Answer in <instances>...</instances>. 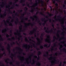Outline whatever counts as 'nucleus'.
<instances>
[{"label":"nucleus","mask_w":66,"mask_h":66,"mask_svg":"<svg viewBox=\"0 0 66 66\" xmlns=\"http://www.w3.org/2000/svg\"><path fill=\"white\" fill-rule=\"evenodd\" d=\"M15 5L16 6H19V5L17 4H16Z\"/></svg>","instance_id":"0e129e2a"},{"label":"nucleus","mask_w":66,"mask_h":66,"mask_svg":"<svg viewBox=\"0 0 66 66\" xmlns=\"http://www.w3.org/2000/svg\"><path fill=\"white\" fill-rule=\"evenodd\" d=\"M7 46L8 47L7 48V50H8L9 54H11V51L10 50L11 46H10L9 44H8Z\"/></svg>","instance_id":"39448f33"},{"label":"nucleus","mask_w":66,"mask_h":66,"mask_svg":"<svg viewBox=\"0 0 66 66\" xmlns=\"http://www.w3.org/2000/svg\"><path fill=\"white\" fill-rule=\"evenodd\" d=\"M25 20H27L28 19V18H25Z\"/></svg>","instance_id":"338daca9"},{"label":"nucleus","mask_w":66,"mask_h":66,"mask_svg":"<svg viewBox=\"0 0 66 66\" xmlns=\"http://www.w3.org/2000/svg\"><path fill=\"white\" fill-rule=\"evenodd\" d=\"M9 26H13V24H12V23L11 22H9Z\"/></svg>","instance_id":"c9c22d12"},{"label":"nucleus","mask_w":66,"mask_h":66,"mask_svg":"<svg viewBox=\"0 0 66 66\" xmlns=\"http://www.w3.org/2000/svg\"><path fill=\"white\" fill-rule=\"evenodd\" d=\"M3 54H4V55L5 56H6V53L4 51V52L3 53Z\"/></svg>","instance_id":"4d7b16f0"},{"label":"nucleus","mask_w":66,"mask_h":66,"mask_svg":"<svg viewBox=\"0 0 66 66\" xmlns=\"http://www.w3.org/2000/svg\"><path fill=\"white\" fill-rule=\"evenodd\" d=\"M25 12H25L24 13V14H26V13H27V11H28V8H27V7H26L25 8Z\"/></svg>","instance_id":"e433bc0d"},{"label":"nucleus","mask_w":66,"mask_h":66,"mask_svg":"<svg viewBox=\"0 0 66 66\" xmlns=\"http://www.w3.org/2000/svg\"><path fill=\"white\" fill-rule=\"evenodd\" d=\"M50 10L51 11H52V7L51 6H50Z\"/></svg>","instance_id":"c03bdc74"},{"label":"nucleus","mask_w":66,"mask_h":66,"mask_svg":"<svg viewBox=\"0 0 66 66\" xmlns=\"http://www.w3.org/2000/svg\"><path fill=\"white\" fill-rule=\"evenodd\" d=\"M41 20L42 21H44V23L42 24V25L43 26H45L46 23V22H47V21H48V20H46V19L45 18H44L43 19V18Z\"/></svg>","instance_id":"7ed1b4c3"},{"label":"nucleus","mask_w":66,"mask_h":66,"mask_svg":"<svg viewBox=\"0 0 66 66\" xmlns=\"http://www.w3.org/2000/svg\"><path fill=\"white\" fill-rule=\"evenodd\" d=\"M55 5L56 6V7H58V6L59 5L57 3H56Z\"/></svg>","instance_id":"de8ad7c7"},{"label":"nucleus","mask_w":66,"mask_h":66,"mask_svg":"<svg viewBox=\"0 0 66 66\" xmlns=\"http://www.w3.org/2000/svg\"><path fill=\"white\" fill-rule=\"evenodd\" d=\"M54 48H53V47H52L51 49V50L52 51V50H54Z\"/></svg>","instance_id":"bf43d9fd"},{"label":"nucleus","mask_w":66,"mask_h":66,"mask_svg":"<svg viewBox=\"0 0 66 66\" xmlns=\"http://www.w3.org/2000/svg\"><path fill=\"white\" fill-rule=\"evenodd\" d=\"M30 12L31 13H33L34 12V10H33V9H32L30 11Z\"/></svg>","instance_id":"8fccbe9b"},{"label":"nucleus","mask_w":66,"mask_h":66,"mask_svg":"<svg viewBox=\"0 0 66 66\" xmlns=\"http://www.w3.org/2000/svg\"><path fill=\"white\" fill-rule=\"evenodd\" d=\"M34 47H35V48H36V50H39V48H37V46H36L35 45H34Z\"/></svg>","instance_id":"2f4dec72"},{"label":"nucleus","mask_w":66,"mask_h":66,"mask_svg":"<svg viewBox=\"0 0 66 66\" xmlns=\"http://www.w3.org/2000/svg\"><path fill=\"white\" fill-rule=\"evenodd\" d=\"M15 15L16 16H18V13H16L15 14Z\"/></svg>","instance_id":"5fc2aeb1"},{"label":"nucleus","mask_w":66,"mask_h":66,"mask_svg":"<svg viewBox=\"0 0 66 66\" xmlns=\"http://www.w3.org/2000/svg\"><path fill=\"white\" fill-rule=\"evenodd\" d=\"M28 46H29V47H31V48H33V47H32V45H31L30 46V45H28Z\"/></svg>","instance_id":"13d9d810"},{"label":"nucleus","mask_w":66,"mask_h":66,"mask_svg":"<svg viewBox=\"0 0 66 66\" xmlns=\"http://www.w3.org/2000/svg\"><path fill=\"white\" fill-rule=\"evenodd\" d=\"M22 6H24L26 5V4H25V3L23 4H22Z\"/></svg>","instance_id":"69168bd1"},{"label":"nucleus","mask_w":66,"mask_h":66,"mask_svg":"<svg viewBox=\"0 0 66 66\" xmlns=\"http://www.w3.org/2000/svg\"><path fill=\"white\" fill-rule=\"evenodd\" d=\"M22 1L23 2H25V1L24 0H22L20 2V3H22Z\"/></svg>","instance_id":"3c124183"},{"label":"nucleus","mask_w":66,"mask_h":66,"mask_svg":"<svg viewBox=\"0 0 66 66\" xmlns=\"http://www.w3.org/2000/svg\"><path fill=\"white\" fill-rule=\"evenodd\" d=\"M52 23V26L53 27V28H54V24H53V23Z\"/></svg>","instance_id":"79ce46f5"},{"label":"nucleus","mask_w":66,"mask_h":66,"mask_svg":"<svg viewBox=\"0 0 66 66\" xmlns=\"http://www.w3.org/2000/svg\"><path fill=\"white\" fill-rule=\"evenodd\" d=\"M38 14V12H37L36 13V15H34L33 16V17H36V18H36V20L37 21V20H38L37 21H38V22H40V20H39V19H38V17L36 15H37Z\"/></svg>","instance_id":"423d86ee"},{"label":"nucleus","mask_w":66,"mask_h":66,"mask_svg":"<svg viewBox=\"0 0 66 66\" xmlns=\"http://www.w3.org/2000/svg\"><path fill=\"white\" fill-rule=\"evenodd\" d=\"M27 6H28V7H32V6H30L29 5V4H27Z\"/></svg>","instance_id":"6e6d98bb"},{"label":"nucleus","mask_w":66,"mask_h":66,"mask_svg":"<svg viewBox=\"0 0 66 66\" xmlns=\"http://www.w3.org/2000/svg\"><path fill=\"white\" fill-rule=\"evenodd\" d=\"M24 24L26 25L24 26V27L26 29V28H27V27H28V25H27V24H30L31 27H33V24H31V23H24Z\"/></svg>","instance_id":"0eeeda50"},{"label":"nucleus","mask_w":66,"mask_h":66,"mask_svg":"<svg viewBox=\"0 0 66 66\" xmlns=\"http://www.w3.org/2000/svg\"><path fill=\"white\" fill-rule=\"evenodd\" d=\"M5 62L7 63V64H8L9 63H10L9 62H7V59H5Z\"/></svg>","instance_id":"ea45409f"},{"label":"nucleus","mask_w":66,"mask_h":66,"mask_svg":"<svg viewBox=\"0 0 66 66\" xmlns=\"http://www.w3.org/2000/svg\"><path fill=\"white\" fill-rule=\"evenodd\" d=\"M64 4L65 5H66V0L64 1Z\"/></svg>","instance_id":"774afa93"},{"label":"nucleus","mask_w":66,"mask_h":66,"mask_svg":"<svg viewBox=\"0 0 66 66\" xmlns=\"http://www.w3.org/2000/svg\"><path fill=\"white\" fill-rule=\"evenodd\" d=\"M48 20H49V21L50 22H52V20H51V19H49Z\"/></svg>","instance_id":"49530a36"},{"label":"nucleus","mask_w":66,"mask_h":66,"mask_svg":"<svg viewBox=\"0 0 66 66\" xmlns=\"http://www.w3.org/2000/svg\"><path fill=\"white\" fill-rule=\"evenodd\" d=\"M36 39L37 40V41H39V40H40V39L38 37Z\"/></svg>","instance_id":"37998d69"},{"label":"nucleus","mask_w":66,"mask_h":66,"mask_svg":"<svg viewBox=\"0 0 66 66\" xmlns=\"http://www.w3.org/2000/svg\"><path fill=\"white\" fill-rule=\"evenodd\" d=\"M45 32L47 33H52V32H53V30H52V28L50 31H48L47 30H46L45 31Z\"/></svg>","instance_id":"1a4fd4ad"},{"label":"nucleus","mask_w":66,"mask_h":66,"mask_svg":"<svg viewBox=\"0 0 66 66\" xmlns=\"http://www.w3.org/2000/svg\"><path fill=\"white\" fill-rule=\"evenodd\" d=\"M37 63H38V64H36L37 65H38V66H40L41 65V64L38 61L37 62Z\"/></svg>","instance_id":"c85d7f7f"},{"label":"nucleus","mask_w":66,"mask_h":66,"mask_svg":"<svg viewBox=\"0 0 66 66\" xmlns=\"http://www.w3.org/2000/svg\"><path fill=\"white\" fill-rule=\"evenodd\" d=\"M56 16L55 15L54 16V19L56 20V21H57L58 20V21H60L61 20H60V19H57V18H56Z\"/></svg>","instance_id":"dca6fc26"},{"label":"nucleus","mask_w":66,"mask_h":66,"mask_svg":"<svg viewBox=\"0 0 66 66\" xmlns=\"http://www.w3.org/2000/svg\"><path fill=\"white\" fill-rule=\"evenodd\" d=\"M47 39L45 40V42H47L48 43H50V44H51V42L50 41V39L49 38H50V35H48L47 36Z\"/></svg>","instance_id":"f03ea898"},{"label":"nucleus","mask_w":66,"mask_h":66,"mask_svg":"<svg viewBox=\"0 0 66 66\" xmlns=\"http://www.w3.org/2000/svg\"><path fill=\"white\" fill-rule=\"evenodd\" d=\"M53 1V2L54 4H55V0H52Z\"/></svg>","instance_id":"603ef678"},{"label":"nucleus","mask_w":66,"mask_h":66,"mask_svg":"<svg viewBox=\"0 0 66 66\" xmlns=\"http://www.w3.org/2000/svg\"><path fill=\"white\" fill-rule=\"evenodd\" d=\"M9 13H11V14H13V12H12L11 11V10H10V9H9Z\"/></svg>","instance_id":"a19ab883"},{"label":"nucleus","mask_w":66,"mask_h":66,"mask_svg":"<svg viewBox=\"0 0 66 66\" xmlns=\"http://www.w3.org/2000/svg\"><path fill=\"white\" fill-rule=\"evenodd\" d=\"M57 17H58V18H62V17H61V16L60 15L57 16Z\"/></svg>","instance_id":"680f3d73"},{"label":"nucleus","mask_w":66,"mask_h":66,"mask_svg":"<svg viewBox=\"0 0 66 66\" xmlns=\"http://www.w3.org/2000/svg\"><path fill=\"white\" fill-rule=\"evenodd\" d=\"M0 37L1 39H0V40H1L2 41H3V38L1 37V35H0Z\"/></svg>","instance_id":"f704fd0d"},{"label":"nucleus","mask_w":66,"mask_h":66,"mask_svg":"<svg viewBox=\"0 0 66 66\" xmlns=\"http://www.w3.org/2000/svg\"><path fill=\"white\" fill-rule=\"evenodd\" d=\"M20 49V50H21V51L22 52L23 51V50L21 49V48L20 47H16V49Z\"/></svg>","instance_id":"a878e982"},{"label":"nucleus","mask_w":66,"mask_h":66,"mask_svg":"<svg viewBox=\"0 0 66 66\" xmlns=\"http://www.w3.org/2000/svg\"><path fill=\"white\" fill-rule=\"evenodd\" d=\"M61 24H62V26H61L63 28H65V26H64V23H61Z\"/></svg>","instance_id":"4c0bfd02"},{"label":"nucleus","mask_w":66,"mask_h":66,"mask_svg":"<svg viewBox=\"0 0 66 66\" xmlns=\"http://www.w3.org/2000/svg\"><path fill=\"white\" fill-rule=\"evenodd\" d=\"M47 13L48 15H49V17H51V16H53V14L52 13H50L49 12H47Z\"/></svg>","instance_id":"f3484780"},{"label":"nucleus","mask_w":66,"mask_h":66,"mask_svg":"<svg viewBox=\"0 0 66 66\" xmlns=\"http://www.w3.org/2000/svg\"><path fill=\"white\" fill-rule=\"evenodd\" d=\"M33 33H34L35 34V37H37V36H36V33L35 32H34L33 31H30V33L29 34L32 35L33 34Z\"/></svg>","instance_id":"9b49d317"},{"label":"nucleus","mask_w":66,"mask_h":66,"mask_svg":"<svg viewBox=\"0 0 66 66\" xmlns=\"http://www.w3.org/2000/svg\"><path fill=\"white\" fill-rule=\"evenodd\" d=\"M12 39H13V40H15V37H13L12 38Z\"/></svg>","instance_id":"e2e57ef3"},{"label":"nucleus","mask_w":66,"mask_h":66,"mask_svg":"<svg viewBox=\"0 0 66 66\" xmlns=\"http://www.w3.org/2000/svg\"><path fill=\"white\" fill-rule=\"evenodd\" d=\"M53 59H54V62H52L51 63V65H54V64H57L56 63H57L58 64H59V61H58V62H57V60H56V57H54L53 58Z\"/></svg>","instance_id":"20e7f679"},{"label":"nucleus","mask_w":66,"mask_h":66,"mask_svg":"<svg viewBox=\"0 0 66 66\" xmlns=\"http://www.w3.org/2000/svg\"><path fill=\"white\" fill-rule=\"evenodd\" d=\"M12 36L11 35L10 36V35H9L8 34H7L6 35V37H7V38H8V37H10V36Z\"/></svg>","instance_id":"7c9ffc66"},{"label":"nucleus","mask_w":66,"mask_h":66,"mask_svg":"<svg viewBox=\"0 0 66 66\" xmlns=\"http://www.w3.org/2000/svg\"><path fill=\"white\" fill-rule=\"evenodd\" d=\"M40 15H42V16H44V17H45L46 18H47V19H49V18H48V16L47 15L46 16L45 15H44V14L42 12H40Z\"/></svg>","instance_id":"9d476101"},{"label":"nucleus","mask_w":66,"mask_h":66,"mask_svg":"<svg viewBox=\"0 0 66 66\" xmlns=\"http://www.w3.org/2000/svg\"><path fill=\"white\" fill-rule=\"evenodd\" d=\"M62 39H65V37H63L60 38L59 39V42H60V41H61V40H62Z\"/></svg>","instance_id":"393cba45"},{"label":"nucleus","mask_w":66,"mask_h":66,"mask_svg":"<svg viewBox=\"0 0 66 66\" xmlns=\"http://www.w3.org/2000/svg\"><path fill=\"white\" fill-rule=\"evenodd\" d=\"M40 48L42 49H43L44 48V47L42 45L40 47Z\"/></svg>","instance_id":"09e8293b"},{"label":"nucleus","mask_w":66,"mask_h":66,"mask_svg":"<svg viewBox=\"0 0 66 66\" xmlns=\"http://www.w3.org/2000/svg\"><path fill=\"white\" fill-rule=\"evenodd\" d=\"M31 56H33V54H32L31 55H30L28 57V59H30V60H31Z\"/></svg>","instance_id":"bb28decb"},{"label":"nucleus","mask_w":66,"mask_h":66,"mask_svg":"<svg viewBox=\"0 0 66 66\" xmlns=\"http://www.w3.org/2000/svg\"><path fill=\"white\" fill-rule=\"evenodd\" d=\"M53 41H52V42H55V39H57L56 38V37L55 36H54L53 37Z\"/></svg>","instance_id":"aec40b11"},{"label":"nucleus","mask_w":66,"mask_h":66,"mask_svg":"<svg viewBox=\"0 0 66 66\" xmlns=\"http://www.w3.org/2000/svg\"><path fill=\"white\" fill-rule=\"evenodd\" d=\"M9 64H10V65H12V66H15V65H14V64L12 62H10L9 63Z\"/></svg>","instance_id":"c756f323"},{"label":"nucleus","mask_w":66,"mask_h":66,"mask_svg":"<svg viewBox=\"0 0 66 66\" xmlns=\"http://www.w3.org/2000/svg\"><path fill=\"white\" fill-rule=\"evenodd\" d=\"M51 45V44H50L48 46V44H45V45H44V47H46L47 48H49V47H50Z\"/></svg>","instance_id":"4468645a"},{"label":"nucleus","mask_w":66,"mask_h":66,"mask_svg":"<svg viewBox=\"0 0 66 66\" xmlns=\"http://www.w3.org/2000/svg\"><path fill=\"white\" fill-rule=\"evenodd\" d=\"M30 19H32V20L33 21L34 20V19L33 18V17H32V16H30Z\"/></svg>","instance_id":"58836bf2"},{"label":"nucleus","mask_w":66,"mask_h":66,"mask_svg":"<svg viewBox=\"0 0 66 66\" xmlns=\"http://www.w3.org/2000/svg\"><path fill=\"white\" fill-rule=\"evenodd\" d=\"M5 13V14L4 13L3 15L1 14H0L1 16H1V18H4L5 16H6V12Z\"/></svg>","instance_id":"ddd939ff"},{"label":"nucleus","mask_w":66,"mask_h":66,"mask_svg":"<svg viewBox=\"0 0 66 66\" xmlns=\"http://www.w3.org/2000/svg\"><path fill=\"white\" fill-rule=\"evenodd\" d=\"M20 24V25L21 26V27H19V28L21 29H22V25H21V23Z\"/></svg>","instance_id":"a18cd8bd"},{"label":"nucleus","mask_w":66,"mask_h":66,"mask_svg":"<svg viewBox=\"0 0 66 66\" xmlns=\"http://www.w3.org/2000/svg\"><path fill=\"white\" fill-rule=\"evenodd\" d=\"M16 20L17 21H15V24L16 25H17V24L18 23V21H19V20H18V18H17L16 19Z\"/></svg>","instance_id":"a211bd4d"},{"label":"nucleus","mask_w":66,"mask_h":66,"mask_svg":"<svg viewBox=\"0 0 66 66\" xmlns=\"http://www.w3.org/2000/svg\"><path fill=\"white\" fill-rule=\"evenodd\" d=\"M25 42H27V43H29V41L28 40V39H27V37H26L25 38Z\"/></svg>","instance_id":"b1692460"},{"label":"nucleus","mask_w":66,"mask_h":66,"mask_svg":"<svg viewBox=\"0 0 66 66\" xmlns=\"http://www.w3.org/2000/svg\"><path fill=\"white\" fill-rule=\"evenodd\" d=\"M0 47L2 48L1 49V51H4V48H4V46H2V44H0Z\"/></svg>","instance_id":"f8f14e48"},{"label":"nucleus","mask_w":66,"mask_h":66,"mask_svg":"<svg viewBox=\"0 0 66 66\" xmlns=\"http://www.w3.org/2000/svg\"><path fill=\"white\" fill-rule=\"evenodd\" d=\"M40 2L41 3L42 6H43V5H44V1L41 0L40 1Z\"/></svg>","instance_id":"5701e85b"},{"label":"nucleus","mask_w":66,"mask_h":66,"mask_svg":"<svg viewBox=\"0 0 66 66\" xmlns=\"http://www.w3.org/2000/svg\"><path fill=\"white\" fill-rule=\"evenodd\" d=\"M23 11L22 10H21L20 11H19V10H18V12H20V13H21V12H22V11Z\"/></svg>","instance_id":"864d4df0"},{"label":"nucleus","mask_w":66,"mask_h":66,"mask_svg":"<svg viewBox=\"0 0 66 66\" xmlns=\"http://www.w3.org/2000/svg\"><path fill=\"white\" fill-rule=\"evenodd\" d=\"M16 43L18 45H20L19 44V43H18V42H17V41H16Z\"/></svg>","instance_id":"052dcab7"},{"label":"nucleus","mask_w":66,"mask_h":66,"mask_svg":"<svg viewBox=\"0 0 66 66\" xmlns=\"http://www.w3.org/2000/svg\"><path fill=\"white\" fill-rule=\"evenodd\" d=\"M11 56H10V57H11V59H12V60H13V56H14V55H13V54L12 53L11 54Z\"/></svg>","instance_id":"cd10ccee"},{"label":"nucleus","mask_w":66,"mask_h":66,"mask_svg":"<svg viewBox=\"0 0 66 66\" xmlns=\"http://www.w3.org/2000/svg\"><path fill=\"white\" fill-rule=\"evenodd\" d=\"M46 55L44 54L43 55V56L45 57H47L48 56V55H49V52H46Z\"/></svg>","instance_id":"2eb2a0df"},{"label":"nucleus","mask_w":66,"mask_h":66,"mask_svg":"<svg viewBox=\"0 0 66 66\" xmlns=\"http://www.w3.org/2000/svg\"><path fill=\"white\" fill-rule=\"evenodd\" d=\"M2 33L6 32V29H5L4 30H3L2 31Z\"/></svg>","instance_id":"412c9836"},{"label":"nucleus","mask_w":66,"mask_h":66,"mask_svg":"<svg viewBox=\"0 0 66 66\" xmlns=\"http://www.w3.org/2000/svg\"><path fill=\"white\" fill-rule=\"evenodd\" d=\"M23 48H25L26 49H27V51H28V50H29V49H30V47H28V48H27V47H26V46H28L27 44H23Z\"/></svg>","instance_id":"6e6552de"},{"label":"nucleus","mask_w":66,"mask_h":66,"mask_svg":"<svg viewBox=\"0 0 66 66\" xmlns=\"http://www.w3.org/2000/svg\"><path fill=\"white\" fill-rule=\"evenodd\" d=\"M35 62H37V61H35L34 60L33 63H31V65H34V64H35Z\"/></svg>","instance_id":"473e14b6"},{"label":"nucleus","mask_w":66,"mask_h":66,"mask_svg":"<svg viewBox=\"0 0 66 66\" xmlns=\"http://www.w3.org/2000/svg\"><path fill=\"white\" fill-rule=\"evenodd\" d=\"M41 54H42V52L40 51H39L38 52V53L37 54L38 57H37V56L36 55L34 57H35V58H37V61H38L39 60V59H40V57H39V55H40Z\"/></svg>","instance_id":"f257e3e1"},{"label":"nucleus","mask_w":66,"mask_h":66,"mask_svg":"<svg viewBox=\"0 0 66 66\" xmlns=\"http://www.w3.org/2000/svg\"><path fill=\"white\" fill-rule=\"evenodd\" d=\"M0 6L1 7H0V12H1V8H3L4 7V6H3L2 5H0Z\"/></svg>","instance_id":"4be33fe9"},{"label":"nucleus","mask_w":66,"mask_h":66,"mask_svg":"<svg viewBox=\"0 0 66 66\" xmlns=\"http://www.w3.org/2000/svg\"><path fill=\"white\" fill-rule=\"evenodd\" d=\"M43 35H44V34L43 33H42L41 35L42 37H40L41 39V40H43Z\"/></svg>","instance_id":"72a5a7b5"},{"label":"nucleus","mask_w":66,"mask_h":66,"mask_svg":"<svg viewBox=\"0 0 66 66\" xmlns=\"http://www.w3.org/2000/svg\"><path fill=\"white\" fill-rule=\"evenodd\" d=\"M35 2H36V3L35 4L33 5L34 6H37V5H38V2H37L36 1Z\"/></svg>","instance_id":"6ab92c4d"}]
</instances>
